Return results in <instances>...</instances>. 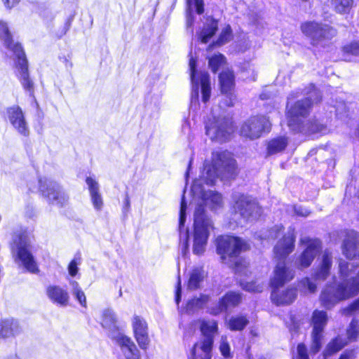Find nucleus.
Masks as SVG:
<instances>
[{
    "instance_id": "1",
    "label": "nucleus",
    "mask_w": 359,
    "mask_h": 359,
    "mask_svg": "<svg viewBox=\"0 0 359 359\" xmlns=\"http://www.w3.org/2000/svg\"><path fill=\"white\" fill-rule=\"evenodd\" d=\"M236 161L229 151H215L212 153V163L205 161L200 179L194 180L191 192L194 197L201 198L204 204L212 210L223 205L220 194L215 191H205L202 184L213 185L218 177L230 179L236 175Z\"/></svg>"
},
{
    "instance_id": "2",
    "label": "nucleus",
    "mask_w": 359,
    "mask_h": 359,
    "mask_svg": "<svg viewBox=\"0 0 359 359\" xmlns=\"http://www.w3.org/2000/svg\"><path fill=\"white\" fill-rule=\"evenodd\" d=\"M295 236L293 231H288L283 238L279 240L273 248L275 258L278 259L271 279L273 288L271 298L277 306L291 304L297 297L294 288L280 290L286 283L290 281L294 276V271L285 265L286 257L293 251Z\"/></svg>"
},
{
    "instance_id": "3",
    "label": "nucleus",
    "mask_w": 359,
    "mask_h": 359,
    "mask_svg": "<svg viewBox=\"0 0 359 359\" xmlns=\"http://www.w3.org/2000/svg\"><path fill=\"white\" fill-rule=\"evenodd\" d=\"M354 261L339 260V273L341 281L327 285L320 295L322 306L332 309L341 301L356 296L359 293V270Z\"/></svg>"
},
{
    "instance_id": "4",
    "label": "nucleus",
    "mask_w": 359,
    "mask_h": 359,
    "mask_svg": "<svg viewBox=\"0 0 359 359\" xmlns=\"http://www.w3.org/2000/svg\"><path fill=\"white\" fill-rule=\"evenodd\" d=\"M320 95L313 84L305 89H297L287 97V117L291 130L299 129L309 114L314 102L320 100Z\"/></svg>"
},
{
    "instance_id": "5",
    "label": "nucleus",
    "mask_w": 359,
    "mask_h": 359,
    "mask_svg": "<svg viewBox=\"0 0 359 359\" xmlns=\"http://www.w3.org/2000/svg\"><path fill=\"white\" fill-rule=\"evenodd\" d=\"M248 249V244L238 237L222 236L217 239V252L220 255L222 262L229 266H235L238 271V257L242 251Z\"/></svg>"
},
{
    "instance_id": "6",
    "label": "nucleus",
    "mask_w": 359,
    "mask_h": 359,
    "mask_svg": "<svg viewBox=\"0 0 359 359\" xmlns=\"http://www.w3.org/2000/svg\"><path fill=\"white\" fill-rule=\"evenodd\" d=\"M214 226L212 220L204 212L201 205H198L194 213V233L193 252L196 255H202L207 245V242Z\"/></svg>"
},
{
    "instance_id": "7",
    "label": "nucleus",
    "mask_w": 359,
    "mask_h": 359,
    "mask_svg": "<svg viewBox=\"0 0 359 359\" xmlns=\"http://www.w3.org/2000/svg\"><path fill=\"white\" fill-rule=\"evenodd\" d=\"M31 250L30 239L26 233L15 236L11 247L15 262L21 264L27 271L37 273L39 270Z\"/></svg>"
},
{
    "instance_id": "8",
    "label": "nucleus",
    "mask_w": 359,
    "mask_h": 359,
    "mask_svg": "<svg viewBox=\"0 0 359 359\" xmlns=\"http://www.w3.org/2000/svg\"><path fill=\"white\" fill-rule=\"evenodd\" d=\"M206 135L212 140L223 142L228 140L233 132L231 118L213 116L205 124Z\"/></svg>"
},
{
    "instance_id": "9",
    "label": "nucleus",
    "mask_w": 359,
    "mask_h": 359,
    "mask_svg": "<svg viewBox=\"0 0 359 359\" xmlns=\"http://www.w3.org/2000/svg\"><path fill=\"white\" fill-rule=\"evenodd\" d=\"M234 202L233 210L243 219L254 220L260 217L262 208L251 196L241 193H234L232 196Z\"/></svg>"
},
{
    "instance_id": "10",
    "label": "nucleus",
    "mask_w": 359,
    "mask_h": 359,
    "mask_svg": "<svg viewBox=\"0 0 359 359\" xmlns=\"http://www.w3.org/2000/svg\"><path fill=\"white\" fill-rule=\"evenodd\" d=\"M189 69L191 72V80L192 83L191 104L198 100L199 87L202 93L203 102H207L210 97L211 88L210 83V76L207 72L196 73V61L193 57L189 60Z\"/></svg>"
},
{
    "instance_id": "11",
    "label": "nucleus",
    "mask_w": 359,
    "mask_h": 359,
    "mask_svg": "<svg viewBox=\"0 0 359 359\" xmlns=\"http://www.w3.org/2000/svg\"><path fill=\"white\" fill-rule=\"evenodd\" d=\"M14 55L16 57L15 60L16 76L23 89L27 92L30 96L34 97V83L29 76L28 61L22 46H15L14 48Z\"/></svg>"
},
{
    "instance_id": "12",
    "label": "nucleus",
    "mask_w": 359,
    "mask_h": 359,
    "mask_svg": "<svg viewBox=\"0 0 359 359\" xmlns=\"http://www.w3.org/2000/svg\"><path fill=\"white\" fill-rule=\"evenodd\" d=\"M271 123L265 116H253L247 120L241 127L240 133L243 137L255 140L259 138L263 132H269Z\"/></svg>"
},
{
    "instance_id": "13",
    "label": "nucleus",
    "mask_w": 359,
    "mask_h": 359,
    "mask_svg": "<svg viewBox=\"0 0 359 359\" xmlns=\"http://www.w3.org/2000/svg\"><path fill=\"white\" fill-rule=\"evenodd\" d=\"M302 32L312 40V43L318 44L323 39H330L336 35V30L327 25L316 22H306L301 26Z\"/></svg>"
},
{
    "instance_id": "14",
    "label": "nucleus",
    "mask_w": 359,
    "mask_h": 359,
    "mask_svg": "<svg viewBox=\"0 0 359 359\" xmlns=\"http://www.w3.org/2000/svg\"><path fill=\"white\" fill-rule=\"evenodd\" d=\"M300 243L306 248L295 261V265L297 268L302 269L309 267L311 264L314 258L321 250L322 245L320 240L307 236L301 238Z\"/></svg>"
},
{
    "instance_id": "15",
    "label": "nucleus",
    "mask_w": 359,
    "mask_h": 359,
    "mask_svg": "<svg viewBox=\"0 0 359 359\" xmlns=\"http://www.w3.org/2000/svg\"><path fill=\"white\" fill-rule=\"evenodd\" d=\"M39 184L40 191L48 202L62 205L68 201V195L55 182L41 178L39 180Z\"/></svg>"
},
{
    "instance_id": "16",
    "label": "nucleus",
    "mask_w": 359,
    "mask_h": 359,
    "mask_svg": "<svg viewBox=\"0 0 359 359\" xmlns=\"http://www.w3.org/2000/svg\"><path fill=\"white\" fill-rule=\"evenodd\" d=\"M328 316L324 311L315 310L311 318L312 344L311 349L313 353H317L321 348L323 333L327 325Z\"/></svg>"
},
{
    "instance_id": "17",
    "label": "nucleus",
    "mask_w": 359,
    "mask_h": 359,
    "mask_svg": "<svg viewBox=\"0 0 359 359\" xmlns=\"http://www.w3.org/2000/svg\"><path fill=\"white\" fill-rule=\"evenodd\" d=\"M8 120L13 128L20 135L27 137L29 135V128L25 118V113L18 105H13L6 110Z\"/></svg>"
},
{
    "instance_id": "18",
    "label": "nucleus",
    "mask_w": 359,
    "mask_h": 359,
    "mask_svg": "<svg viewBox=\"0 0 359 359\" xmlns=\"http://www.w3.org/2000/svg\"><path fill=\"white\" fill-rule=\"evenodd\" d=\"M132 327L139 346L146 350L149 344L148 325L146 320L140 316L134 315L132 318Z\"/></svg>"
},
{
    "instance_id": "19",
    "label": "nucleus",
    "mask_w": 359,
    "mask_h": 359,
    "mask_svg": "<svg viewBox=\"0 0 359 359\" xmlns=\"http://www.w3.org/2000/svg\"><path fill=\"white\" fill-rule=\"evenodd\" d=\"M219 79L221 91L229 99L226 105L231 107L233 105V95L232 91L234 88V75L231 70L226 69L222 71L219 74Z\"/></svg>"
},
{
    "instance_id": "20",
    "label": "nucleus",
    "mask_w": 359,
    "mask_h": 359,
    "mask_svg": "<svg viewBox=\"0 0 359 359\" xmlns=\"http://www.w3.org/2000/svg\"><path fill=\"white\" fill-rule=\"evenodd\" d=\"M116 340L126 359H140V351L130 337L118 334Z\"/></svg>"
},
{
    "instance_id": "21",
    "label": "nucleus",
    "mask_w": 359,
    "mask_h": 359,
    "mask_svg": "<svg viewBox=\"0 0 359 359\" xmlns=\"http://www.w3.org/2000/svg\"><path fill=\"white\" fill-rule=\"evenodd\" d=\"M358 245L359 233L353 230L346 231L345 238L341 246L343 255L346 258L352 259L356 255Z\"/></svg>"
},
{
    "instance_id": "22",
    "label": "nucleus",
    "mask_w": 359,
    "mask_h": 359,
    "mask_svg": "<svg viewBox=\"0 0 359 359\" xmlns=\"http://www.w3.org/2000/svg\"><path fill=\"white\" fill-rule=\"evenodd\" d=\"M86 182L88 185L90 201L94 209L97 212L101 211L104 206V201L98 182L91 177H88Z\"/></svg>"
},
{
    "instance_id": "23",
    "label": "nucleus",
    "mask_w": 359,
    "mask_h": 359,
    "mask_svg": "<svg viewBox=\"0 0 359 359\" xmlns=\"http://www.w3.org/2000/svg\"><path fill=\"white\" fill-rule=\"evenodd\" d=\"M22 332L18 320L8 318L0 320V339L15 337Z\"/></svg>"
},
{
    "instance_id": "24",
    "label": "nucleus",
    "mask_w": 359,
    "mask_h": 359,
    "mask_svg": "<svg viewBox=\"0 0 359 359\" xmlns=\"http://www.w3.org/2000/svg\"><path fill=\"white\" fill-rule=\"evenodd\" d=\"M46 295L54 304L60 306H67L69 296L67 290L58 285H49L46 288Z\"/></svg>"
},
{
    "instance_id": "25",
    "label": "nucleus",
    "mask_w": 359,
    "mask_h": 359,
    "mask_svg": "<svg viewBox=\"0 0 359 359\" xmlns=\"http://www.w3.org/2000/svg\"><path fill=\"white\" fill-rule=\"evenodd\" d=\"M186 210L187 204L184 201V197L182 199L181 207L180 211V222H179V232H180V242L182 246V250L184 254L188 250L189 248V231L187 229H184V224L186 221Z\"/></svg>"
},
{
    "instance_id": "26",
    "label": "nucleus",
    "mask_w": 359,
    "mask_h": 359,
    "mask_svg": "<svg viewBox=\"0 0 359 359\" xmlns=\"http://www.w3.org/2000/svg\"><path fill=\"white\" fill-rule=\"evenodd\" d=\"M211 340L196 343L189 355V359H211Z\"/></svg>"
},
{
    "instance_id": "27",
    "label": "nucleus",
    "mask_w": 359,
    "mask_h": 359,
    "mask_svg": "<svg viewBox=\"0 0 359 359\" xmlns=\"http://www.w3.org/2000/svg\"><path fill=\"white\" fill-rule=\"evenodd\" d=\"M332 264V255L328 250H325L322 257V262L318 269L313 273L316 280H324L330 274Z\"/></svg>"
},
{
    "instance_id": "28",
    "label": "nucleus",
    "mask_w": 359,
    "mask_h": 359,
    "mask_svg": "<svg viewBox=\"0 0 359 359\" xmlns=\"http://www.w3.org/2000/svg\"><path fill=\"white\" fill-rule=\"evenodd\" d=\"M327 130L326 126L320 123L318 119H306L303 124L300 125L299 129H295L294 131L304 133H325Z\"/></svg>"
},
{
    "instance_id": "29",
    "label": "nucleus",
    "mask_w": 359,
    "mask_h": 359,
    "mask_svg": "<svg viewBox=\"0 0 359 359\" xmlns=\"http://www.w3.org/2000/svg\"><path fill=\"white\" fill-rule=\"evenodd\" d=\"M99 322L102 327L109 332H114L118 329L116 316L110 309L102 311Z\"/></svg>"
},
{
    "instance_id": "30",
    "label": "nucleus",
    "mask_w": 359,
    "mask_h": 359,
    "mask_svg": "<svg viewBox=\"0 0 359 359\" xmlns=\"http://www.w3.org/2000/svg\"><path fill=\"white\" fill-rule=\"evenodd\" d=\"M241 302V297L239 293L229 292L226 293L219 301L218 311L215 312L226 311L230 308L238 306Z\"/></svg>"
},
{
    "instance_id": "31",
    "label": "nucleus",
    "mask_w": 359,
    "mask_h": 359,
    "mask_svg": "<svg viewBox=\"0 0 359 359\" xmlns=\"http://www.w3.org/2000/svg\"><path fill=\"white\" fill-rule=\"evenodd\" d=\"M0 41L3 42L4 45L14 53V48L17 46L21 45L18 42H14L13 40L12 34L9 31L6 22L0 20Z\"/></svg>"
},
{
    "instance_id": "32",
    "label": "nucleus",
    "mask_w": 359,
    "mask_h": 359,
    "mask_svg": "<svg viewBox=\"0 0 359 359\" xmlns=\"http://www.w3.org/2000/svg\"><path fill=\"white\" fill-rule=\"evenodd\" d=\"M200 329L204 336V339L202 341L210 339L211 347H212L213 336L217 332V322L213 320H202L200 321Z\"/></svg>"
},
{
    "instance_id": "33",
    "label": "nucleus",
    "mask_w": 359,
    "mask_h": 359,
    "mask_svg": "<svg viewBox=\"0 0 359 359\" xmlns=\"http://www.w3.org/2000/svg\"><path fill=\"white\" fill-rule=\"evenodd\" d=\"M288 144V140L285 137H278L271 140L268 142V154L271 155L283 151Z\"/></svg>"
},
{
    "instance_id": "34",
    "label": "nucleus",
    "mask_w": 359,
    "mask_h": 359,
    "mask_svg": "<svg viewBox=\"0 0 359 359\" xmlns=\"http://www.w3.org/2000/svg\"><path fill=\"white\" fill-rule=\"evenodd\" d=\"M217 29V22L212 18L208 19L206 25L200 34L203 43H208L209 39L215 34Z\"/></svg>"
},
{
    "instance_id": "35",
    "label": "nucleus",
    "mask_w": 359,
    "mask_h": 359,
    "mask_svg": "<svg viewBox=\"0 0 359 359\" xmlns=\"http://www.w3.org/2000/svg\"><path fill=\"white\" fill-rule=\"evenodd\" d=\"M205 277V272L201 268H196L193 269L190 274L188 282V288L190 290H196L201 286Z\"/></svg>"
},
{
    "instance_id": "36",
    "label": "nucleus",
    "mask_w": 359,
    "mask_h": 359,
    "mask_svg": "<svg viewBox=\"0 0 359 359\" xmlns=\"http://www.w3.org/2000/svg\"><path fill=\"white\" fill-rule=\"evenodd\" d=\"M249 321L245 316H232L228 321V327L232 331L243 330Z\"/></svg>"
},
{
    "instance_id": "37",
    "label": "nucleus",
    "mask_w": 359,
    "mask_h": 359,
    "mask_svg": "<svg viewBox=\"0 0 359 359\" xmlns=\"http://www.w3.org/2000/svg\"><path fill=\"white\" fill-rule=\"evenodd\" d=\"M334 11L339 14L348 13L353 5V0H331Z\"/></svg>"
},
{
    "instance_id": "38",
    "label": "nucleus",
    "mask_w": 359,
    "mask_h": 359,
    "mask_svg": "<svg viewBox=\"0 0 359 359\" xmlns=\"http://www.w3.org/2000/svg\"><path fill=\"white\" fill-rule=\"evenodd\" d=\"M208 301V297L207 295L201 294L200 297H195L187 302V310L189 312H195L203 308Z\"/></svg>"
},
{
    "instance_id": "39",
    "label": "nucleus",
    "mask_w": 359,
    "mask_h": 359,
    "mask_svg": "<svg viewBox=\"0 0 359 359\" xmlns=\"http://www.w3.org/2000/svg\"><path fill=\"white\" fill-rule=\"evenodd\" d=\"M282 231L283 226L276 225L269 230L261 231L260 234L258 235V238L261 241L274 240L282 234Z\"/></svg>"
},
{
    "instance_id": "40",
    "label": "nucleus",
    "mask_w": 359,
    "mask_h": 359,
    "mask_svg": "<svg viewBox=\"0 0 359 359\" xmlns=\"http://www.w3.org/2000/svg\"><path fill=\"white\" fill-rule=\"evenodd\" d=\"M345 345L342 339L337 337L330 341L324 351L325 357L330 356L340 351Z\"/></svg>"
},
{
    "instance_id": "41",
    "label": "nucleus",
    "mask_w": 359,
    "mask_h": 359,
    "mask_svg": "<svg viewBox=\"0 0 359 359\" xmlns=\"http://www.w3.org/2000/svg\"><path fill=\"white\" fill-rule=\"evenodd\" d=\"M208 60L209 67L213 72H216L226 62L224 56L221 53L215 54L210 57Z\"/></svg>"
},
{
    "instance_id": "42",
    "label": "nucleus",
    "mask_w": 359,
    "mask_h": 359,
    "mask_svg": "<svg viewBox=\"0 0 359 359\" xmlns=\"http://www.w3.org/2000/svg\"><path fill=\"white\" fill-rule=\"evenodd\" d=\"M347 337L350 341H355L359 337V323L355 318H353L347 330H346Z\"/></svg>"
},
{
    "instance_id": "43",
    "label": "nucleus",
    "mask_w": 359,
    "mask_h": 359,
    "mask_svg": "<svg viewBox=\"0 0 359 359\" xmlns=\"http://www.w3.org/2000/svg\"><path fill=\"white\" fill-rule=\"evenodd\" d=\"M341 313L345 316H351L359 313V297L346 307L341 309Z\"/></svg>"
},
{
    "instance_id": "44",
    "label": "nucleus",
    "mask_w": 359,
    "mask_h": 359,
    "mask_svg": "<svg viewBox=\"0 0 359 359\" xmlns=\"http://www.w3.org/2000/svg\"><path fill=\"white\" fill-rule=\"evenodd\" d=\"M343 52L345 54H351L352 55H359V41H354L345 46L343 48Z\"/></svg>"
},
{
    "instance_id": "45",
    "label": "nucleus",
    "mask_w": 359,
    "mask_h": 359,
    "mask_svg": "<svg viewBox=\"0 0 359 359\" xmlns=\"http://www.w3.org/2000/svg\"><path fill=\"white\" fill-rule=\"evenodd\" d=\"M231 36V31L229 26L226 27L219 35L217 44L222 45L229 41Z\"/></svg>"
},
{
    "instance_id": "46",
    "label": "nucleus",
    "mask_w": 359,
    "mask_h": 359,
    "mask_svg": "<svg viewBox=\"0 0 359 359\" xmlns=\"http://www.w3.org/2000/svg\"><path fill=\"white\" fill-rule=\"evenodd\" d=\"M299 286L308 289L309 292L311 293H313L316 290V285L309 278L302 279L299 283Z\"/></svg>"
},
{
    "instance_id": "47",
    "label": "nucleus",
    "mask_w": 359,
    "mask_h": 359,
    "mask_svg": "<svg viewBox=\"0 0 359 359\" xmlns=\"http://www.w3.org/2000/svg\"><path fill=\"white\" fill-rule=\"evenodd\" d=\"M219 350L222 354L227 358L230 355V346L226 341V337L222 336L221 338V342L219 346Z\"/></svg>"
},
{
    "instance_id": "48",
    "label": "nucleus",
    "mask_w": 359,
    "mask_h": 359,
    "mask_svg": "<svg viewBox=\"0 0 359 359\" xmlns=\"http://www.w3.org/2000/svg\"><path fill=\"white\" fill-rule=\"evenodd\" d=\"M187 4L189 8L194 6L198 14H202L204 11L203 0H187Z\"/></svg>"
},
{
    "instance_id": "49",
    "label": "nucleus",
    "mask_w": 359,
    "mask_h": 359,
    "mask_svg": "<svg viewBox=\"0 0 359 359\" xmlns=\"http://www.w3.org/2000/svg\"><path fill=\"white\" fill-rule=\"evenodd\" d=\"M77 299L79 303L83 307H86V297L83 291L80 289L77 290L74 293L72 294Z\"/></svg>"
},
{
    "instance_id": "50",
    "label": "nucleus",
    "mask_w": 359,
    "mask_h": 359,
    "mask_svg": "<svg viewBox=\"0 0 359 359\" xmlns=\"http://www.w3.org/2000/svg\"><path fill=\"white\" fill-rule=\"evenodd\" d=\"M297 355L296 359H309L307 349L304 344H299L297 348Z\"/></svg>"
},
{
    "instance_id": "51",
    "label": "nucleus",
    "mask_w": 359,
    "mask_h": 359,
    "mask_svg": "<svg viewBox=\"0 0 359 359\" xmlns=\"http://www.w3.org/2000/svg\"><path fill=\"white\" fill-rule=\"evenodd\" d=\"M78 263L76 259H73L68 266V271L71 276H75L78 272Z\"/></svg>"
},
{
    "instance_id": "52",
    "label": "nucleus",
    "mask_w": 359,
    "mask_h": 359,
    "mask_svg": "<svg viewBox=\"0 0 359 359\" xmlns=\"http://www.w3.org/2000/svg\"><path fill=\"white\" fill-rule=\"evenodd\" d=\"M21 0H1L4 7L7 9H12L16 6Z\"/></svg>"
},
{
    "instance_id": "53",
    "label": "nucleus",
    "mask_w": 359,
    "mask_h": 359,
    "mask_svg": "<svg viewBox=\"0 0 359 359\" xmlns=\"http://www.w3.org/2000/svg\"><path fill=\"white\" fill-rule=\"evenodd\" d=\"M243 289L250 292H260L262 290L259 286H256L253 283H247L243 285Z\"/></svg>"
},
{
    "instance_id": "54",
    "label": "nucleus",
    "mask_w": 359,
    "mask_h": 359,
    "mask_svg": "<svg viewBox=\"0 0 359 359\" xmlns=\"http://www.w3.org/2000/svg\"><path fill=\"white\" fill-rule=\"evenodd\" d=\"M294 211H295L297 215H300V216H303V217H306L310 213L309 211L307 209L304 208L302 206H295L294 207Z\"/></svg>"
},
{
    "instance_id": "55",
    "label": "nucleus",
    "mask_w": 359,
    "mask_h": 359,
    "mask_svg": "<svg viewBox=\"0 0 359 359\" xmlns=\"http://www.w3.org/2000/svg\"><path fill=\"white\" fill-rule=\"evenodd\" d=\"M123 203L124 204H123V212L124 214H126L129 211L130 207V198L128 194H126V196L125 197Z\"/></svg>"
},
{
    "instance_id": "56",
    "label": "nucleus",
    "mask_w": 359,
    "mask_h": 359,
    "mask_svg": "<svg viewBox=\"0 0 359 359\" xmlns=\"http://www.w3.org/2000/svg\"><path fill=\"white\" fill-rule=\"evenodd\" d=\"M181 285L180 278V277H178L177 286L176 293H175V302L177 304H179V302L180 301V298H181V285Z\"/></svg>"
},
{
    "instance_id": "57",
    "label": "nucleus",
    "mask_w": 359,
    "mask_h": 359,
    "mask_svg": "<svg viewBox=\"0 0 359 359\" xmlns=\"http://www.w3.org/2000/svg\"><path fill=\"white\" fill-rule=\"evenodd\" d=\"M339 359H354L353 351H346L341 355Z\"/></svg>"
},
{
    "instance_id": "58",
    "label": "nucleus",
    "mask_w": 359,
    "mask_h": 359,
    "mask_svg": "<svg viewBox=\"0 0 359 359\" xmlns=\"http://www.w3.org/2000/svg\"><path fill=\"white\" fill-rule=\"evenodd\" d=\"M69 284L72 286V294L74 293L77 290L81 289L78 283V282L71 280L69 281Z\"/></svg>"
},
{
    "instance_id": "59",
    "label": "nucleus",
    "mask_w": 359,
    "mask_h": 359,
    "mask_svg": "<svg viewBox=\"0 0 359 359\" xmlns=\"http://www.w3.org/2000/svg\"><path fill=\"white\" fill-rule=\"evenodd\" d=\"M191 163H192V159L190 160L189 161V167H188V170H189L190 167H191ZM188 172H189V170L187 171V173H186V175L187 176L188 175Z\"/></svg>"
},
{
    "instance_id": "60",
    "label": "nucleus",
    "mask_w": 359,
    "mask_h": 359,
    "mask_svg": "<svg viewBox=\"0 0 359 359\" xmlns=\"http://www.w3.org/2000/svg\"><path fill=\"white\" fill-rule=\"evenodd\" d=\"M344 60H348V61H351V59L350 58H347V57H345Z\"/></svg>"
},
{
    "instance_id": "61",
    "label": "nucleus",
    "mask_w": 359,
    "mask_h": 359,
    "mask_svg": "<svg viewBox=\"0 0 359 359\" xmlns=\"http://www.w3.org/2000/svg\"><path fill=\"white\" fill-rule=\"evenodd\" d=\"M344 54L347 55V56L350 55V54H345L344 53ZM344 57H346V55H344Z\"/></svg>"
},
{
    "instance_id": "62",
    "label": "nucleus",
    "mask_w": 359,
    "mask_h": 359,
    "mask_svg": "<svg viewBox=\"0 0 359 359\" xmlns=\"http://www.w3.org/2000/svg\"><path fill=\"white\" fill-rule=\"evenodd\" d=\"M259 359H266V358H265L264 357H261Z\"/></svg>"
}]
</instances>
